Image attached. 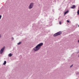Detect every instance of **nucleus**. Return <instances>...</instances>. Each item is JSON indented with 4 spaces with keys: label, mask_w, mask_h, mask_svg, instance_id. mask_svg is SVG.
<instances>
[{
    "label": "nucleus",
    "mask_w": 79,
    "mask_h": 79,
    "mask_svg": "<svg viewBox=\"0 0 79 79\" xmlns=\"http://www.w3.org/2000/svg\"><path fill=\"white\" fill-rule=\"evenodd\" d=\"M44 44L43 43H41L40 44H38L37 45L36 47L34 48H33V50H34V52H36L37 51H38L40 48H41V46H42Z\"/></svg>",
    "instance_id": "f257e3e1"
},
{
    "label": "nucleus",
    "mask_w": 79,
    "mask_h": 79,
    "mask_svg": "<svg viewBox=\"0 0 79 79\" xmlns=\"http://www.w3.org/2000/svg\"><path fill=\"white\" fill-rule=\"evenodd\" d=\"M5 46H4L0 50V54H2L4 52L5 50Z\"/></svg>",
    "instance_id": "f03ea898"
},
{
    "label": "nucleus",
    "mask_w": 79,
    "mask_h": 79,
    "mask_svg": "<svg viewBox=\"0 0 79 79\" xmlns=\"http://www.w3.org/2000/svg\"><path fill=\"white\" fill-rule=\"evenodd\" d=\"M33 6L34 3L31 2L29 6L28 7L29 9H31V8H32V7H33Z\"/></svg>",
    "instance_id": "7ed1b4c3"
},
{
    "label": "nucleus",
    "mask_w": 79,
    "mask_h": 79,
    "mask_svg": "<svg viewBox=\"0 0 79 79\" xmlns=\"http://www.w3.org/2000/svg\"><path fill=\"white\" fill-rule=\"evenodd\" d=\"M57 35H61V34H62V32L60 31L57 32Z\"/></svg>",
    "instance_id": "20e7f679"
},
{
    "label": "nucleus",
    "mask_w": 79,
    "mask_h": 79,
    "mask_svg": "<svg viewBox=\"0 0 79 79\" xmlns=\"http://www.w3.org/2000/svg\"><path fill=\"white\" fill-rule=\"evenodd\" d=\"M71 8L72 9H74V8H76V6L75 5H73L71 7Z\"/></svg>",
    "instance_id": "39448f33"
},
{
    "label": "nucleus",
    "mask_w": 79,
    "mask_h": 79,
    "mask_svg": "<svg viewBox=\"0 0 79 79\" xmlns=\"http://www.w3.org/2000/svg\"><path fill=\"white\" fill-rule=\"evenodd\" d=\"M53 35L54 37H56V36H58V33H55Z\"/></svg>",
    "instance_id": "423d86ee"
},
{
    "label": "nucleus",
    "mask_w": 79,
    "mask_h": 79,
    "mask_svg": "<svg viewBox=\"0 0 79 79\" xmlns=\"http://www.w3.org/2000/svg\"><path fill=\"white\" fill-rule=\"evenodd\" d=\"M13 55V54H11V53H10L8 54V56H9L10 57H11V56Z\"/></svg>",
    "instance_id": "0eeeda50"
},
{
    "label": "nucleus",
    "mask_w": 79,
    "mask_h": 79,
    "mask_svg": "<svg viewBox=\"0 0 79 79\" xmlns=\"http://www.w3.org/2000/svg\"><path fill=\"white\" fill-rule=\"evenodd\" d=\"M6 63V61H4V63H3V65H5Z\"/></svg>",
    "instance_id": "6e6552de"
},
{
    "label": "nucleus",
    "mask_w": 79,
    "mask_h": 79,
    "mask_svg": "<svg viewBox=\"0 0 79 79\" xmlns=\"http://www.w3.org/2000/svg\"><path fill=\"white\" fill-rule=\"evenodd\" d=\"M69 11V10H67L66 11H65L64 13V15H66V13H68Z\"/></svg>",
    "instance_id": "1a4fd4ad"
},
{
    "label": "nucleus",
    "mask_w": 79,
    "mask_h": 79,
    "mask_svg": "<svg viewBox=\"0 0 79 79\" xmlns=\"http://www.w3.org/2000/svg\"><path fill=\"white\" fill-rule=\"evenodd\" d=\"M21 44V42H19L17 44V45H20Z\"/></svg>",
    "instance_id": "9d476101"
},
{
    "label": "nucleus",
    "mask_w": 79,
    "mask_h": 79,
    "mask_svg": "<svg viewBox=\"0 0 79 79\" xmlns=\"http://www.w3.org/2000/svg\"><path fill=\"white\" fill-rule=\"evenodd\" d=\"M77 13L78 15L79 14V10H78L77 11Z\"/></svg>",
    "instance_id": "9b49d317"
},
{
    "label": "nucleus",
    "mask_w": 79,
    "mask_h": 79,
    "mask_svg": "<svg viewBox=\"0 0 79 79\" xmlns=\"http://www.w3.org/2000/svg\"><path fill=\"white\" fill-rule=\"evenodd\" d=\"M1 18H2V15H0V20L1 19Z\"/></svg>",
    "instance_id": "f8f14e48"
},
{
    "label": "nucleus",
    "mask_w": 79,
    "mask_h": 79,
    "mask_svg": "<svg viewBox=\"0 0 79 79\" xmlns=\"http://www.w3.org/2000/svg\"><path fill=\"white\" fill-rule=\"evenodd\" d=\"M67 23H69V21L68 20H67Z\"/></svg>",
    "instance_id": "ddd939ff"
},
{
    "label": "nucleus",
    "mask_w": 79,
    "mask_h": 79,
    "mask_svg": "<svg viewBox=\"0 0 79 79\" xmlns=\"http://www.w3.org/2000/svg\"><path fill=\"white\" fill-rule=\"evenodd\" d=\"M73 66V65H72L70 66V68H71V67H72Z\"/></svg>",
    "instance_id": "4468645a"
},
{
    "label": "nucleus",
    "mask_w": 79,
    "mask_h": 79,
    "mask_svg": "<svg viewBox=\"0 0 79 79\" xmlns=\"http://www.w3.org/2000/svg\"><path fill=\"white\" fill-rule=\"evenodd\" d=\"M59 23L60 24H61V21Z\"/></svg>",
    "instance_id": "2eb2a0df"
},
{
    "label": "nucleus",
    "mask_w": 79,
    "mask_h": 79,
    "mask_svg": "<svg viewBox=\"0 0 79 79\" xmlns=\"http://www.w3.org/2000/svg\"><path fill=\"white\" fill-rule=\"evenodd\" d=\"M2 37V35H0V38H1Z\"/></svg>",
    "instance_id": "dca6fc26"
},
{
    "label": "nucleus",
    "mask_w": 79,
    "mask_h": 79,
    "mask_svg": "<svg viewBox=\"0 0 79 79\" xmlns=\"http://www.w3.org/2000/svg\"><path fill=\"white\" fill-rule=\"evenodd\" d=\"M12 40H14V38L13 37H12Z\"/></svg>",
    "instance_id": "f3484780"
},
{
    "label": "nucleus",
    "mask_w": 79,
    "mask_h": 79,
    "mask_svg": "<svg viewBox=\"0 0 79 79\" xmlns=\"http://www.w3.org/2000/svg\"><path fill=\"white\" fill-rule=\"evenodd\" d=\"M77 26H78V27H79V25H77Z\"/></svg>",
    "instance_id": "a211bd4d"
},
{
    "label": "nucleus",
    "mask_w": 79,
    "mask_h": 79,
    "mask_svg": "<svg viewBox=\"0 0 79 79\" xmlns=\"http://www.w3.org/2000/svg\"><path fill=\"white\" fill-rule=\"evenodd\" d=\"M79 52H77V53H79Z\"/></svg>",
    "instance_id": "6ab92c4d"
},
{
    "label": "nucleus",
    "mask_w": 79,
    "mask_h": 79,
    "mask_svg": "<svg viewBox=\"0 0 79 79\" xmlns=\"http://www.w3.org/2000/svg\"><path fill=\"white\" fill-rule=\"evenodd\" d=\"M78 42L79 43V40H78Z\"/></svg>",
    "instance_id": "aec40b11"
},
{
    "label": "nucleus",
    "mask_w": 79,
    "mask_h": 79,
    "mask_svg": "<svg viewBox=\"0 0 79 79\" xmlns=\"http://www.w3.org/2000/svg\"><path fill=\"white\" fill-rule=\"evenodd\" d=\"M79 79V78H77V79Z\"/></svg>",
    "instance_id": "412c9836"
}]
</instances>
